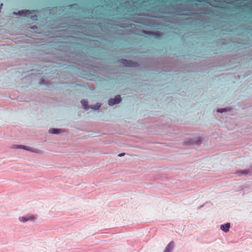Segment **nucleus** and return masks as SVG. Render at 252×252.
<instances>
[{"label":"nucleus","instance_id":"nucleus-1","mask_svg":"<svg viewBox=\"0 0 252 252\" xmlns=\"http://www.w3.org/2000/svg\"><path fill=\"white\" fill-rule=\"evenodd\" d=\"M37 218L35 215L32 214H28L25 216L20 217L19 220L20 222L25 223L28 221L33 222L36 220Z\"/></svg>","mask_w":252,"mask_h":252},{"label":"nucleus","instance_id":"nucleus-2","mask_svg":"<svg viewBox=\"0 0 252 252\" xmlns=\"http://www.w3.org/2000/svg\"><path fill=\"white\" fill-rule=\"evenodd\" d=\"M120 62L124 66L126 67H136L138 65L137 63L134 62L129 60H127L126 59H121V60H120Z\"/></svg>","mask_w":252,"mask_h":252},{"label":"nucleus","instance_id":"nucleus-3","mask_svg":"<svg viewBox=\"0 0 252 252\" xmlns=\"http://www.w3.org/2000/svg\"><path fill=\"white\" fill-rule=\"evenodd\" d=\"M121 100L120 95H117L114 98H110L109 99L108 104L110 106H112L115 104H118L121 101Z\"/></svg>","mask_w":252,"mask_h":252},{"label":"nucleus","instance_id":"nucleus-4","mask_svg":"<svg viewBox=\"0 0 252 252\" xmlns=\"http://www.w3.org/2000/svg\"><path fill=\"white\" fill-rule=\"evenodd\" d=\"M175 247V243L172 241L165 247L163 252H172Z\"/></svg>","mask_w":252,"mask_h":252},{"label":"nucleus","instance_id":"nucleus-5","mask_svg":"<svg viewBox=\"0 0 252 252\" xmlns=\"http://www.w3.org/2000/svg\"><path fill=\"white\" fill-rule=\"evenodd\" d=\"M230 227V224L229 222H227L223 224H221L220 226V228L221 230L225 232H227L229 230V228Z\"/></svg>","mask_w":252,"mask_h":252},{"label":"nucleus","instance_id":"nucleus-6","mask_svg":"<svg viewBox=\"0 0 252 252\" xmlns=\"http://www.w3.org/2000/svg\"><path fill=\"white\" fill-rule=\"evenodd\" d=\"M148 34L149 35H152L155 36L156 38H160L162 36L163 34L161 32H149Z\"/></svg>","mask_w":252,"mask_h":252},{"label":"nucleus","instance_id":"nucleus-7","mask_svg":"<svg viewBox=\"0 0 252 252\" xmlns=\"http://www.w3.org/2000/svg\"><path fill=\"white\" fill-rule=\"evenodd\" d=\"M61 130L58 128H51L49 129V132L52 134H59L61 133Z\"/></svg>","mask_w":252,"mask_h":252},{"label":"nucleus","instance_id":"nucleus-8","mask_svg":"<svg viewBox=\"0 0 252 252\" xmlns=\"http://www.w3.org/2000/svg\"><path fill=\"white\" fill-rule=\"evenodd\" d=\"M81 103L83 105L84 108L86 110H89L90 108V106L88 105V102L87 100L85 99H83L81 100Z\"/></svg>","mask_w":252,"mask_h":252},{"label":"nucleus","instance_id":"nucleus-9","mask_svg":"<svg viewBox=\"0 0 252 252\" xmlns=\"http://www.w3.org/2000/svg\"><path fill=\"white\" fill-rule=\"evenodd\" d=\"M14 147L16 149H23L26 150H31L30 147L22 145H15Z\"/></svg>","mask_w":252,"mask_h":252},{"label":"nucleus","instance_id":"nucleus-10","mask_svg":"<svg viewBox=\"0 0 252 252\" xmlns=\"http://www.w3.org/2000/svg\"><path fill=\"white\" fill-rule=\"evenodd\" d=\"M30 13H31V12L29 10H27L26 11L21 10L18 12V14L19 15H20V16H26L27 14H28Z\"/></svg>","mask_w":252,"mask_h":252},{"label":"nucleus","instance_id":"nucleus-11","mask_svg":"<svg viewBox=\"0 0 252 252\" xmlns=\"http://www.w3.org/2000/svg\"><path fill=\"white\" fill-rule=\"evenodd\" d=\"M100 107V104L98 103H96L95 105H92L90 106L91 108H92L94 110H95L99 109Z\"/></svg>","mask_w":252,"mask_h":252},{"label":"nucleus","instance_id":"nucleus-12","mask_svg":"<svg viewBox=\"0 0 252 252\" xmlns=\"http://www.w3.org/2000/svg\"><path fill=\"white\" fill-rule=\"evenodd\" d=\"M249 172V170H245L237 171V173H238L239 175H241V174H246L248 173Z\"/></svg>","mask_w":252,"mask_h":252},{"label":"nucleus","instance_id":"nucleus-13","mask_svg":"<svg viewBox=\"0 0 252 252\" xmlns=\"http://www.w3.org/2000/svg\"><path fill=\"white\" fill-rule=\"evenodd\" d=\"M31 150H28L29 151H31L36 153H40L41 151L39 150H37L36 149H33L32 148L30 147Z\"/></svg>","mask_w":252,"mask_h":252},{"label":"nucleus","instance_id":"nucleus-14","mask_svg":"<svg viewBox=\"0 0 252 252\" xmlns=\"http://www.w3.org/2000/svg\"><path fill=\"white\" fill-rule=\"evenodd\" d=\"M226 111L225 109L224 108H219L217 109V112L219 113H222Z\"/></svg>","mask_w":252,"mask_h":252},{"label":"nucleus","instance_id":"nucleus-15","mask_svg":"<svg viewBox=\"0 0 252 252\" xmlns=\"http://www.w3.org/2000/svg\"><path fill=\"white\" fill-rule=\"evenodd\" d=\"M125 153H122L119 154L118 155V157H123V156H125Z\"/></svg>","mask_w":252,"mask_h":252},{"label":"nucleus","instance_id":"nucleus-16","mask_svg":"<svg viewBox=\"0 0 252 252\" xmlns=\"http://www.w3.org/2000/svg\"><path fill=\"white\" fill-rule=\"evenodd\" d=\"M200 143H201V142H199V143H197V144H200Z\"/></svg>","mask_w":252,"mask_h":252}]
</instances>
